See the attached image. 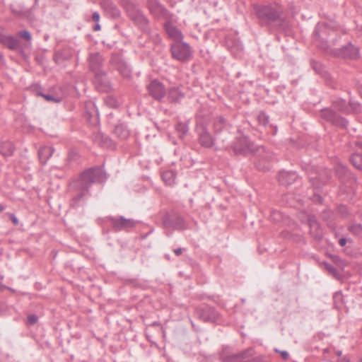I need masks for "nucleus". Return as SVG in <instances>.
<instances>
[{
  "label": "nucleus",
  "mask_w": 362,
  "mask_h": 362,
  "mask_svg": "<svg viewBox=\"0 0 362 362\" xmlns=\"http://www.w3.org/2000/svg\"><path fill=\"white\" fill-rule=\"evenodd\" d=\"M106 178L105 172L100 166H94L83 171L78 178L70 183V187L77 192V194L70 200V206L72 209H77L82 206L85 202L84 197L89 193L93 184L103 182Z\"/></svg>",
  "instance_id": "nucleus-1"
},
{
  "label": "nucleus",
  "mask_w": 362,
  "mask_h": 362,
  "mask_svg": "<svg viewBox=\"0 0 362 362\" xmlns=\"http://www.w3.org/2000/svg\"><path fill=\"white\" fill-rule=\"evenodd\" d=\"M252 7L262 27H266L270 32L284 33L289 30V23L282 16L283 8L281 6L255 4Z\"/></svg>",
  "instance_id": "nucleus-2"
},
{
  "label": "nucleus",
  "mask_w": 362,
  "mask_h": 362,
  "mask_svg": "<svg viewBox=\"0 0 362 362\" xmlns=\"http://www.w3.org/2000/svg\"><path fill=\"white\" fill-rule=\"evenodd\" d=\"M232 148L235 155L248 156L257 154V160L255 163L256 168L262 171L269 169L266 165L272 158V154L262 146H257L248 136L243 135L237 137L233 142Z\"/></svg>",
  "instance_id": "nucleus-3"
},
{
  "label": "nucleus",
  "mask_w": 362,
  "mask_h": 362,
  "mask_svg": "<svg viewBox=\"0 0 362 362\" xmlns=\"http://www.w3.org/2000/svg\"><path fill=\"white\" fill-rule=\"evenodd\" d=\"M129 18L143 32L150 33L149 20L132 0H122Z\"/></svg>",
  "instance_id": "nucleus-4"
},
{
  "label": "nucleus",
  "mask_w": 362,
  "mask_h": 362,
  "mask_svg": "<svg viewBox=\"0 0 362 362\" xmlns=\"http://www.w3.org/2000/svg\"><path fill=\"white\" fill-rule=\"evenodd\" d=\"M253 355L252 348H248L236 354L228 352L226 348L219 353V359L221 362H259L257 358H252Z\"/></svg>",
  "instance_id": "nucleus-5"
},
{
  "label": "nucleus",
  "mask_w": 362,
  "mask_h": 362,
  "mask_svg": "<svg viewBox=\"0 0 362 362\" xmlns=\"http://www.w3.org/2000/svg\"><path fill=\"white\" fill-rule=\"evenodd\" d=\"M162 223L165 228L178 231H183L188 228L185 218L175 211L166 212L162 217Z\"/></svg>",
  "instance_id": "nucleus-6"
},
{
  "label": "nucleus",
  "mask_w": 362,
  "mask_h": 362,
  "mask_svg": "<svg viewBox=\"0 0 362 362\" xmlns=\"http://www.w3.org/2000/svg\"><path fill=\"white\" fill-rule=\"evenodd\" d=\"M107 223H109L110 226L114 232L119 231H129L134 228L137 221L132 218H126L122 216H108L105 217Z\"/></svg>",
  "instance_id": "nucleus-7"
},
{
  "label": "nucleus",
  "mask_w": 362,
  "mask_h": 362,
  "mask_svg": "<svg viewBox=\"0 0 362 362\" xmlns=\"http://www.w3.org/2000/svg\"><path fill=\"white\" fill-rule=\"evenodd\" d=\"M170 52L173 59L182 62L189 61L192 57V47L182 40L173 43L170 45Z\"/></svg>",
  "instance_id": "nucleus-8"
},
{
  "label": "nucleus",
  "mask_w": 362,
  "mask_h": 362,
  "mask_svg": "<svg viewBox=\"0 0 362 362\" xmlns=\"http://www.w3.org/2000/svg\"><path fill=\"white\" fill-rule=\"evenodd\" d=\"M195 314L204 322L218 324L221 321V314L212 306L204 305L196 308Z\"/></svg>",
  "instance_id": "nucleus-9"
},
{
  "label": "nucleus",
  "mask_w": 362,
  "mask_h": 362,
  "mask_svg": "<svg viewBox=\"0 0 362 362\" xmlns=\"http://www.w3.org/2000/svg\"><path fill=\"white\" fill-rule=\"evenodd\" d=\"M320 115L322 119L337 127L346 129L348 127V120L329 107L320 110Z\"/></svg>",
  "instance_id": "nucleus-10"
},
{
  "label": "nucleus",
  "mask_w": 362,
  "mask_h": 362,
  "mask_svg": "<svg viewBox=\"0 0 362 362\" xmlns=\"http://www.w3.org/2000/svg\"><path fill=\"white\" fill-rule=\"evenodd\" d=\"M146 6L150 13L156 18H163L165 21H171L173 17V14L158 0H147Z\"/></svg>",
  "instance_id": "nucleus-11"
},
{
  "label": "nucleus",
  "mask_w": 362,
  "mask_h": 362,
  "mask_svg": "<svg viewBox=\"0 0 362 362\" xmlns=\"http://www.w3.org/2000/svg\"><path fill=\"white\" fill-rule=\"evenodd\" d=\"M332 54L335 57L355 60L359 58V48L351 42L347 43L338 49L332 50Z\"/></svg>",
  "instance_id": "nucleus-12"
},
{
  "label": "nucleus",
  "mask_w": 362,
  "mask_h": 362,
  "mask_svg": "<svg viewBox=\"0 0 362 362\" xmlns=\"http://www.w3.org/2000/svg\"><path fill=\"white\" fill-rule=\"evenodd\" d=\"M307 222L310 228V235L317 242L321 241L324 236L323 230L315 215L309 214L308 216Z\"/></svg>",
  "instance_id": "nucleus-13"
},
{
  "label": "nucleus",
  "mask_w": 362,
  "mask_h": 362,
  "mask_svg": "<svg viewBox=\"0 0 362 362\" xmlns=\"http://www.w3.org/2000/svg\"><path fill=\"white\" fill-rule=\"evenodd\" d=\"M147 88L150 95L159 102H161L166 95L164 85L156 79L151 81Z\"/></svg>",
  "instance_id": "nucleus-14"
},
{
  "label": "nucleus",
  "mask_w": 362,
  "mask_h": 362,
  "mask_svg": "<svg viewBox=\"0 0 362 362\" xmlns=\"http://www.w3.org/2000/svg\"><path fill=\"white\" fill-rule=\"evenodd\" d=\"M197 132L199 135V143L204 148H211L215 143V139L207 130L206 127L202 124L197 127Z\"/></svg>",
  "instance_id": "nucleus-15"
},
{
  "label": "nucleus",
  "mask_w": 362,
  "mask_h": 362,
  "mask_svg": "<svg viewBox=\"0 0 362 362\" xmlns=\"http://www.w3.org/2000/svg\"><path fill=\"white\" fill-rule=\"evenodd\" d=\"M94 84L96 88L102 92H107L111 89V83L108 80L105 71L95 72Z\"/></svg>",
  "instance_id": "nucleus-16"
},
{
  "label": "nucleus",
  "mask_w": 362,
  "mask_h": 362,
  "mask_svg": "<svg viewBox=\"0 0 362 362\" xmlns=\"http://www.w3.org/2000/svg\"><path fill=\"white\" fill-rule=\"evenodd\" d=\"M334 170L337 177L341 180L342 182H348L350 183L356 182V177L346 166L338 164Z\"/></svg>",
  "instance_id": "nucleus-17"
},
{
  "label": "nucleus",
  "mask_w": 362,
  "mask_h": 362,
  "mask_svg": "<svg viewBox=\"0 0 362 362\" xmlns=\"http://www.w3.org/2000/svg\"><path fill=\"white\" fill-rule=\"evenodd\" d=\"M100 6L106 14L111 18L116 19L120 17L121 12L112 0H102Z\"/></svg>",
  "instance_id": "nucleus-18"
},
{
  "label": "nucleus",
  "mask_w": 362,
  "mask_h": 362,
  "mask_svg": "<svg viewBox=\"0 0 362 362\" xmlns=\"http://www.w3.org/2000/svg\"><path fill=\"white\" fill-rule=\"evenodd\" d=\"M86 115L88 121L93 125L99 123V112L95 104L91 101L85 104Z\"/></svg>",
  "instance_id": "nucleus-19"
},
{
  "label": "nucleus",
  "mask_w": 362,
  "mask_h": 362,
  "mask_svg": "<svg viewBox=\"0 0 362 362\" xmlns=\"http://www.w3.org/2000/svg\"><path fill=\"white\" fill-rule=\"evenodd\" d=\"M211 123L215 134H220L225 130L229 129L231 127L230 122L221 115L214 117L211 120Z\"/></svg>",
  "instance_id": "nucleus-20"
},
{
  "label": "nucleus",
  "mask_w": 362,
  "mask_h": 362,
  "mask_svg": "<svg viewBox=\"0 0 362 362\" xmlns=\"http://www.w3.org/2000/svg\"><path fill=\"white\" fill-rule=\"evenodd\" d=\"M163 28L168 34V36L175 42L182 40L183 35L182 32L178 30L176 26L173 25L171 21H166L163 24Z\"/></svg>",
  "instance_id": "nucleus-21"
},
{
  "label": "nucleus",
  "mask_w": 362,
  "mask_h": 362,
  "mask_svg": "<svg viewBox=\"0 0 362 362\" xmlns=\"http://www.w3.org/2000/svg\"><path fill=\"white\" fill-rule=\"evenodd\" d=\"M104 59L99 52L90 53L88 57L89 68L93 72L103 71Z\"/></svg>",
  "instance_id": "nucleus-22"
},
{
  "label": "nucleus",
  "mask_w": 362,
  "mask_h": 362,
  "mask_svg": "<svg viewBox=\"0 0 362 362\" xmlns=\"http://www.w3.org/2000/svg\"><path fill=\"white\" fill-rule=\"evenodd\" d=\"M167 100L169 103H180L185 98V93L178 87H171L166 91Z\"/></svg>",
  "instance_id": "nucleus-23"
},
{
  "label": "nucleus",
  "mask_w": 362,
  "mask_h": 362,
  "mask_svg": "<svg viewBox=\"0 0 362 362\" xmlns=\"http://www.w3.org/2000/svg\"><path fill=\"white\" fill-rule=\"evenodd\" d=\"M298 179V175L294 171L282 170L279 173L278 180L282 185L288 186L294 183Z\"/></svg>",
  "instance_id": "nucleus-24"
},
{
  "label": "nucleus",
  "mask_w": 362,
  "mask_h": 362,
  "mask_svg": "<svg viewBox=\"0 0 362 362\" xmlns=\"http://www.w3.org/2000/svg\"><path fill=\"white\" fill-rule=\"evenodd\" d=\"M321 219L325 221L327 224V226L332 229L334 230L336 228V214L334 211L330 209L329 208H327L324 209L320 214Z\"/></svg>",
  "instance_id": "nucleus-25"
},
{
  "label": "nucleus",
  "mask_w": 362,
  "mask_h": 362,
  "mask_svg": "<svg viewBox=\"0 0 362 362\" xmlns=\"http://www.w3.org/2000/svg\"><path fill=\"white\" fill-rule=\"evenodd\" d=\"M11 13L16 17L23 19H27L28 21H33L35 19V16L33 12L32 8L29 9H23V8H16L13 6L10 7Z\"/></svg>",
  "instance_id": "nucleus-26"
},
{
  "label": "nucleus",
  "mask_w": 362,
  "mask_h": 362,
  "mask_svg": "<svg viewBox=\"0 0 362 362\" xmlns=\"http://www.w3.org/2000/svg\"><path fill=\"white\" fill-rule=\"evenodd\" d=\"M310 65L313 69L327 80H331L330 74L327 71L325 66L320 62L312 59Z\"/></svg>",
  "instance_id": "nucleus-27"
},
{
  "label": "nucleus",
  "mask_w": 362,
  "mask_h": 362,
  "mask_svg": "<svg viewBox=\"0 0 362 362\" xmlns=\"http://www.w3.org/2000/svg\"><path fill=\"white\" fill-rule=\"evenodd\" d=\"M54 149L51 146H43L38 151V157L40 163L45 165L47 160L51 158Z\"/></svg>",
  "instance_id": "nucleus-28"
},
{
  "label": "nucleus",
  "mask_w": 362,
  "mask_h": 362,
  "mask_svg": "<svg viewBox=\"0 0 362 362\" xmlns=\"http://www.w3.org/2000/svg\"><path fill=\"white\" fill-rule=\"evenodd\" d=\"M16 147L14 144L10 141H4L0 142V153L4 157L13 156Z\"/></svg>",
  "instance_id": "nucleus-29"
},
{
  "label": "nucleus",
  "mask_w": 362,
  "mask_h": 362,
  "mask_svg": "<svg viewBox=\"0 0 362 362\" xmlns=\"http://www.w3.org/2000/svg\"><path fill=\"white\" fill-rule=\"evenodd\" d=\"M114 134L120 139L124 140L129 136V131L124 123H119L115 127Z\"/></svg>",
  "instance_id": "nucleus-30"
},
{
  "label": "nucleus",
  "mask_w": 362,
  "mask_h": 362,
  "mask_svg": "<svg viewBox=\"0 0 362 362\" xmlns=\"http://www.w3.org/2000/svg\"><path fill=\"white\" fill-rule=\"evenodd\" d=\"M1 44L11 50H16L20 46L19 40L11 35H5Z\"/></svg>",
  "instance_id": "nucleus-31"
},
{
  "label": "nucleus",
  "mask_w": 362,
  "mask_h": 362,
  "mask_svg": "<svg viewBox=\"0 0 362 362\" xmlns=\"http://www.w3.org/2000/svg\"><path fill=\"white\" fill-rule=\"evenodd\" d=\"M332 105L338 111L346 115L351 114L350 108L345 100L341 98L337 99L332 102Z\"/></svg>",
  "instance_id": "nucleus-32"
},
{
  "label": "nucleus",
  "mask_w": 362,
  "mask_h": 362,
  "mask_svg": "<svg viewBox=\"0 0 362 362\" xmlns=\"http://www.w3.org/2000/svg\"><path fill=\"white\" fill-rule=\"evenodd\" d=\"M347 230L354 236L362 238V224L357 222H351L347 226Z\"/></svg>",
  "instance_id": "nucleus-33"
},
{
  "label": "nucleus",
  "mask_w": 362,
  "mask_h": 362,
  "mask_svg": "<svg viewBox=\"0 0 362 362\" xmlns=\"http://www.w3.org/2000/svg\"><path fill=\"white\" fill-rule=\"evenodd\" d=\"M349 160L354 168L362 171V153H353L351 155Z\"/></svg>",
  "instance_id": "nucleus-34"
},
{
  "label": "nucleus",
  "mask_w": 362,
  "mask_h": 362,
  "mask_svg": "<svg viewBox=\"0 0 362 362\" xmlns=\"http://www.w3.org/2000/svg\"><path fill=\"white\" fill-rule=\"evenodd\" d=\"M176 173L174 170H166L162 173V179L168 185H173L175 182Z\"/></svg>",
  "instance_id": "nucleus-35"
},
{
  "label": "nucleus",
  "mask_w": 362,
  "mask_h": 362,
  "mask_svg": "<svg viewBox=\"0 0 362 362\" xmlns=\"http://www.w3.org/2000/svg\"><path fill=\"white\" fill-rule=\"evenodd\" d=\"M308 178L312 185L315 188H320L327 181V177H319L317 175H309Z\"/></svg>",
  "instance_id": "nucleus-36"
},
{
  "label": "nucleus",
  "mask_w": 362,
  "mask_h": 362,
  "mask_svg": "<svg viewBox=\"0 0 362 362\" xmlns=\"http://www.w3.org/2000/svg\"><path fill=\"white\" fill-rule=\"evenodd\" d=\"M116 69L120 73L122 77L129 78L131 77V70L124 62H118L115 66Z\"/></svg>",
  "instance_id": "nucleus-37"
},
{
  "label": "nucleus",
  "mask_w": 362,
  "mask_h": 362,
  "mask_svg": "<svg viewBox=\"0 0 362 362\" xmlns=\"http://www.w3.org/2000/svg\"><path fill=\"white\" fill-rule=\"evenodd\" d=\"M175 130L178 134L179 138L182 139L187 135L189 131V127L186 123L178 122L175 125Z\"/></svg>",
  "instance_id": "nucleus-38"
},
{
  "label": "nucleus",
  "mask_w": 362,
  "mask_h": 362,
  "mask_svg": "<svg viewBox=\"0 0 362 362\" xmlns=\"http://www.w3.org/2000/svg\"><path fill=\"white\" fill-rule=\"evenodd\" d=\"M38 95L43 97L47 101L52 103H60L62 100V97L53 93H43L41 90L37 91Z\"/></svg>",
  "instance_id": "nucleus-39"
},
{
  "label": "nucleus",
  "mask_w": 362,
  "mask_h": 362,
  "mask_svg": "<svg viewBox=\"0 0 362 362\" xmlns=\"http://www.w3.org/2000/svg\"><path fill=\"white\" fill-rule=\"evenodd\" d=\"M337 212L341 218H347L351 215V211L344 204H339L336 208Z\"/></svg>",
  "instance_id": "nucleus-40"
},
{
  "label": "nucleus",
  "mask_w": 362,
  "mask_h": 362,
  "mask_svg": "<svg viewBox=\"0 0 362 362\" xmlns=\"http://www.w3.org/2000/svg\"><path fill=\"white\" fill-rule=\"evenodd\" d=\"M256 119L258 123L264 127L269 124V117L264 111H259L256 115Z\"/></svg>",
  "instance_id": "nucleus-41"
},
{
  "label": "nucleus",
  "mask_w": 362,
  "mask_h": 362,
  "mask_svg": "<svg viewBox=\"0 0 362 362\" xmlns=\"http://www.w3.org/2000/svg\"><path fill=\"white\" fill-rule=\"evenodd\" d=\"M105 104L111 108H117L119 106V103L114 95H107L105 98Z\"/></svg>",
  "instance_id": "nucleus-42"
},
{
  "label": "nucleus",
  "mask_w": 362,
  "mask_h": 362,
  "mask_svg": "<svg viewBox=\"0 0 362 362\" xmlns=\"http://www.w3.org/2000/svg\"><path fill=\"white\" fill-rule=\"evenodd\" d=\"M314 35L315 37V40L320 42V45H319L320 48L323 49L324 50H327L329 49V45H327V42L322 41L321 37L320 35L318 25L315 28Z\"/></svg>",
  "instance_id": "nucleus-43"
},
{
  "label": "nucleus",
  "mask_w": 362,
  "mask_h": 362,
  "mask_svg": "<svg viewBox=\"0 0 362 362\" xmlns=\"http://www.w3.org/2000/svg\"><path fill=\"white\" fill-rule=\"evenodd\" d=\"M79 157L80 155L78 152L75 149H71L68 153L66 162L70 164L73 162L78 160Z\"/></svg>",
  "instance_id": "nucleus-44"
},
{
  "label": "nucleus",
  "mask_w": 362,
  "mask_h": 362,
  "mask_svg": "<svg viewBox=\"0 0 362 362\" xmlns=\"http://www.w3.org/2000/svg\"><path fill=\"white\" fill-rule=\"evenodd\" d=\"M149 37L150 40L153 42L156 45H160L162 43V38L160 35L157 33H153L150 28V33H145Z\"/></svg>",
  "instance_id": "nucleus-45"
},
{
  "label": "nucleus",
  "mask_w": 362,
  "mask_h": 362,
  "mask_svg": "<svg viewBox=\"0 0 362 362\" xmlns=\"http://www.w3.org/2000/svg\"><path fill=\"white\" fill-rule=\"evenodd\" d=\"M325 267L327 271L334 276L337 277L339 276V271L329 263L325 262Z\"/></svg>",
  "instance_id": "nucleus-46"
},
{
  "label": "nucleus",
  "mask_w": 362,
  "mask_h": 362,
  "mask_svg": "<svg viewBox=\"0 0 362 362\" xmlns=\"http://www.w3.org/2000/svg\"><path fill=\"white\" fill-rule=\"evenodd\" d=\"M38 322V316L35 314L29 315L27 317V324L30 326H33Z\"/></svg>",
  "instance_id": "nucleus-47"
},
{
  "label": "nucleus",
  "mask_w": 362,
  "mask_h": 362,
  "mask_svg": "<svg viewBox=\"0 0 362 362\" xmlns=\"http://www.w3.org/2000/svg\"><path fill=\"white\" fill-rule=\"evenodd\" d=\"M348 105L350 108L351 113H356L360 111V105L358 103L350 100Z\"/></svg>",
  "instance_id": "nucleus-48"
},
{
  "label": "nucleus",
  "mask_w": 362,
  "mask_h": 362,
  "mask_svg": "<svg viewBox=\"0 0 362 362\" xmlns=\"http://www.w3.org/2000/svg\"><path fill=\"white\" fill-rule=\"evenodd\" d=\"M18 35L27 41H30L32 38L30 33L26 30L20 31Z\"/></svg>",
  "instance_id": "nucleus-49"
},
{
  "label": "nucleus",
  "mask_w": 362,
  "mask_h": 362,
  "mask_svg": "<svg viewBox=\"0 0 362 362\" xmlns=\"http://www.w3.org/2000/svg\"><path fill=\"white\" fill-rule=\"evenodd\" d=\"M333 299H334V301L335 303L342 301L343 295H342L341 291H337V292L334 293V294L333 296Z\"/></svg>",
  "instance_id": "nucleus-50"
},
{
  "label": "nucleus",
  "mask_w": 362,
  "mask_h": 362,
  "mask_svg": "<svg viewBox=\"0 0 362 362\" xmlns=\"http://www.w3.org/2000/svg\"><path fill=\"white\" fill-rule=\"evenodd\" d=\"M347 243H353V240L351 238H341L338 241L341 247L345 246Z\"/></svg>",
  "instance_id": "nucleus-51"
},
{
  "label": "nucleus",
  "mask_w": 362,
  "mask_h": 362,
  "mask_svg": "<svg viewBox=\"0 0 362 362\" xmlns=\"http://www.w3.org/2000/svg\"><path fill=\"white\" fill-rule=\"evenodd\" d=\"M8 215L9 216L10 220L13 222V223L15 226H18L19 223V221H18V218L15 216V214H12V213H8Z\"/></svg>",
  "instance_id": "nucleus-52"
},
{
  "label": "nucleus",
  "mask_w": 362,
  "mask_h": 362,
  "mask_svg": "<svg viewBox=\"0 0 362 362\" xmlns=\"http://www.w3.org/2000/svg\"><path fill=\"white\" fill-rule=\"evenodd\" d=\"M275 351L277 352V353H279V354L281 355V356L282 357V358L284 360L288 359L289 354H288V351H279L278 349H275Z\"/></svg>",
  "instance_id": "nucleus-53"
},
{
  "label": "nucleus",
  "mask_w": 362,
  "mask_h": 362,
  "mask_svg": "<svg viewBox=\"0 0 362 362\" xmlns=\"http://www.w3.org/2000/svg\"><path fill=\"white\" fill-rule=\"evenodd\" d=\"M353 144L362 150V137H358L356 140L353 141Z\"/></svg>",
  "instance_id": "nucleus-54"
},
{
  "label": "nucleus",
  "mask_w": 362,
  "mask_h": 362,
  "mask_svg": "<svg viewBox=\"0 0 362 362\" xmlns=\"http://www.w3.org/2000/svg\"><path fill=\"white\" fill-rule=\"evenodd\" d=\"M92 20L95 22H98L100 21V14L98 12L95 11L93 13Z\"/></svg>",
  "instance_id": "nucleus-55"
},
{
  "label": "nucleus",
  "mask_w": 362,
  "mask_h": 362,
  "mask_svg": "<svg viewBox=\"0 0 362 362\" xmlns=\"http://www.w3.org/2000/svg\"><path fill=\"white\" fill-rule=\"evenodd\" d=\"M173 252L176 256H180L182 254L183 249L181 247H178V248L174 249Z\"/></svg>",
  "instance_id": "nucleus-56"
},
{
  "label": "nucleus",
  "mask_w": 362,
  "mask_h": 362,
  "mask_svg": "<svg viewBox=\"0 0 362 362\" xmlns=\"http://www.w3.org/2000/svg\"><path fill=\"white\" fill-rule=\"evenodd\" d=\"M54 59L55 60V62L59 64L61 61V54L59 53H56L54 57Z\"/></svg>",
  "instance_id": "nucleus-57"
},
{
  "label": "nucleus",
  "mask_w": 362,
  "mask_h": 362,
  "mask_svg": "<svg viewBox=\"0 0 362 362\" xmlns=\"http://www.w3.org/2000/svg\"><path fill=\"white\" fill-rule=\"evenodd\" d=\"M100 29H101V26L99 23H96L93 27L94 31H98V30H100Z\"/></svg>",
  "instance_id": "nucleus-58"
},
{
  "label": "nucleus",
  "mask_w": 362,
  "mask_h": 362,
  "mask_svg": "<svg viewBox=\"0 0 362 362\" xmlns=\"http://www.w3.org/2000/svg\"><path fill=\"white\" fill-rule=\"evenodd\" d=\"M332 259L335 262H338V261H340L341 259L339 258V257L337 256V255H333L332 257Z\"/></svg>",
  "instance_id": "nucleus-59"
},
{
  "label": "nucleus",
  "mask_w": 362,
  "mask_h": 362,
  "mask_svg": "<svg viewBox=\"0 0 362 362\" xmlns=\"http://www.w3.org/2000/svg\"><path fill=\"white\" fill-rule=\"evenodd\" d=\"M38 2H39V0H35V2H34V5L33 6V7L31 8L33 9V11L38 6Z\"/></svg>",
  "instance_id": "nucleus-60"
},
{
  "label": "nucleus",
  "mask_w": 362,
  "mask_h": 362,
  "mask_svg": "<svg viewBox=\"0 0 362 362\" xmlns=\"http://www.w3.org/2000/svg\"><path fill=\"white\" fill-rule=\"evenodd\" d=\"M338 362H350V361L349 359H347L346 358H343L339 360Z\"/></svg>",
  "instance_id": "nucleus-61"
},
{
  "label": "nucleus",
  "mask_w": 362,
  "mask_h": 362,
  "mask_svg": "<svg viewBox=\"0 0 362 362\" xmlns=\"http://www.w3.org/2000/svg\"><path fill=\"white\" fill-rule=\"evenodd\" d=\"M4 36H5V35H4L2 33L0 32V43L1 44L4 40Z\"/></svg>",
  "instance_id": "nucleus-62"
},
{
  "label": "nucleus",
  "mask_w": 362,
  "mask_h": 362,
  "mask_svg": "<svg viewBox=\"0 0 362 362\" xmlns=\"http://www.w3.org/2000/svg\"><path fill=\"white\" fill-rule=\"evenodd\" d=\"M4 210V206L2 204H0V213Z\"/></svg>",
  "instance_id": "nucleus-63"
},
{
  "label": "nucleus",
  "mask_w": 362,
  "mask_h": 362,
  "mask_svg": "<svg viewBox=\"0 0 362 362\" xmlns=\"http://www.w3.org/2000/svg\"><path fill=\"white\" fill-rule=\"evenodd\" d=\"M152 325H153V326L160 325V323H159V322H153L152 323Z\"/></svg>",
  "instance_id": "nucleus-64"
}]
</instances>
